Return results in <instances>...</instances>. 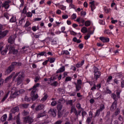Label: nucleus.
<instances>
[{"label": "nucleus", "mask_w": 124, "mask_h": 124, "mask_svg": "<svg viewBox=\"0 0 124 124\" xmlns=\"http://www.w3.org/2000/svg\"><path fill=\"white\" fill-rule=\"evenodd\" d=\"M40 84L39 83H37L35 84L32 88L29 89V91H31V96L32 97V101H34V100H36L38 98V94L36 93V92H38V86H40Z\"/></svg>", "instance_id": "obj_1"}, {"label": "nucleus", "mask_w": 124, "mask_h": 124, "mask_svg": "<svg viewBox=\"0 0 124 124\" xmlns=\"http://www.w3.org/2000/svg\"><path fill=\"white\" fill-rule=\"evenodd\" d=\"M94 78L96 80L100 78L101 76V72L98 71V68L95 66L93 67Z\"/></svg>", "instance_id": "obj_2"}, {"label": "nucleus", "mask_w": 124, "mask_h": 124, "mask_svg": "<svg viewBox=\"0 0 124 124\" xmlns=\"http://www.w3.org/2000/svg\"><path fill=\"white\" fill-rule=\"evenodd\" d=\"M18 95H19V94L18 93V91L15 89H12L10 95V98H16Z\"/></svg>", "instance_id": "obj_3"}, {"label": "nucleus", "mask_w": 124, "mask_h": 124, "mask_svg": "<svg viewBox=\"0 0 124 124\" xmlns=\"http://www.w3.org/2000/svg\"><path fill=\"white\" fill-rule=\"evenodd\" d=\"M24 74H22V75H20L17 78L16 82H17V86H19V85H21L22 83L23 82V81L24 80Z\"/></svg>", "instance_id": "obj_4"}, {"label": "nucleus", "mask_w": 124, "mask_h": 124, "mask_svg": "<svg viewBox=\"0 0 124 124\" xmlns=\"http://www.w3.org/2000/svg\"><path fill=\"white\" fill-rule=\"evenodd\" d=\"M33 119L30 116H26L24 118V122L25 124L28 123L29 124H31L33 123Z\"/></svg>", "instance_id": "obj_5"}, {"label": "nucleus", "mask_w": 124, "mask_h": 124, "mask_svg": "<svg viewBox=\"0 0 124 124\" xmlns=\"http://www.w3.org/2000/svg\"><path fill=\"white\" fill-rule=\"evenodd\" d=\"M49 114L51 115L52 117L55 118L57 116V110L55 108H50L48 111Z\"/></svg>", "instance_id": "obj_6"}, {"label": "nucleus", "mask_w": 124, "mask_h": 124, "mask_svg": "<svg viewBox=\"0 0 124 124\" xmlns=\"http://www.w3.org/2000/svg\"><path fill=\"white\" fill-rule=\"evenodd\" d=\"M9 54H14V55H16L17 53H18V50L15 49V48L12 47L11 45L9 46Z\"/></svg>", "instance_id": "obj_7"}, {"label": "nucleus", "mask_w": 124, "mask_h": 124, "mask_svg": "<svg viewBox=\"0 0 124 124\" xmlns=\"http://www.w3.org/2000/svg\"><path fill=\"white\" fill-rule=\"evenodd\" d=\"M11 2V1L10 0H7L5 1L4 2L2 3V7L3 8L4 7L5 9H8L9 8V3Z\"/></svg>", "instance_id": "obj_8"}, {"label": "nucleus", "mask_w": 124, "mask_h": 124, "mask_svg": "<svg viewBox=\"0 0 124 124\" xmlns=\"http://www.w3.org/2000/svg\"><path fill=\"white\" fill-rule=\"evenodd\" d=\"M11 65L14 69L16 66H22V62H14L12 63Z\"/></svg>", "instance_id": "obj_9"}, {"label": "nucleus", "mask_w": 124, "mask_h": 124, "mask_svg": "<svg viewBox=\"0 0 124 124\" xmlns=\"http://www.w3.org/2000/svg\"><path fill=\"white\" fill-rule=\"evenodd\" d=\"M117 104L118 103L117 102H113L110 107V110H111L112 112H113V111H115V110L117 109Z\"/></svg>", "instance_id": "obj_10"}, {"label": "nucleus", "mask_w": 124, "mask_h": 124, "mask_svg": "<svg viewBox=\"0 0 124 124\" xmlns=\"http://www.w3.org/2000/svg\"><path fill=\"white\" fill-rule=\"evenodd\" d=\"M44 107H45V106L43 104L39 105L36 107L35 110L40 111V110H42V109H44Z\"/></svg>", "instance_id": "obj_11"}, {"label": "nucleus", "mask_w": 124, "mask_h": 124, "mask_svg": "<svg viewBox=\"0 0 124 124\" xmlns=\"http://www.w3.org/2000/svg\"><path fill=\"white\" fill-rule=\"evenodd\" d=\"M13 69H14V68H13V67H12V66L11 65L10 66H9L8 67V68L6 69V73H7V74H9V73H11V72H12L13 71Z\"/></svg>", "instance_id": "obj_12"}, {"label": "nucleus", "mask_w": 124, "mask_h": 124, "mask_svg": "<svg viewBox=\"0 0 124 124\" xmlns=\"http://www.w3.org/2000/svg\"><path fill=\"white\" fill-rule=\"evenodd\" d=\"M8 48H9V46H6L5 49L1 51V55H2V56H5V55H6V53H7V51H8Z\"/></svg>", "instance_id": "obj_13"}, {"label": "nucleus", "mask_w": 124, "mask_h": 124, "mask_svg": "<svg viewBox=\"0 0 124 124\" xmlns=\"http://www.w3.org/2000/svg\"><path fill=\"white\" fill-rule=\"evenodd\" d=\"M64 112H65V109H63L62 111H58V117L59 119L62 118Z\"/></svg>", "instance_id": "obj_14"}, {"label": "nucleus", "mask_w": 124, "mask_h": 124, "mask_svg": "<svg viewBox=\"0 0 124 124\" xmlns=\"http://www.w3.org/2000/svg\"><path fill=\"white\" fill-rule=\"evenodd\" d=\"M99 39L101 40V41L104 43L109 42V41L110 40L108 38H105L104 37H100L99 38Z\"/></svg>", "instance_id": "obj_15"}, {"label": "nucleus", "mask_w": 124, "mask_h": 124, "mask_svg": "<svg viewBox=\"0 0 124 124\" xmlns=\"http://www.w3.org/2000/svg\"><path fill=\"white\" fill-rule=\"evenodd\" d=\"M14 40H15V39L14 38V36L12 35L9 37L8 42H9V43L13 44V43H14Z\"/></svg>", "instance_id": "obj_16"}, {"label": "nucleus", "mask_w": 124, "mask_h": 124, "mask_svg": "<svg viewBox=\"0 0 124 124\" xmlns=\"http://www.w3.org/2000/svg\"><path fill=\"white\" fill-rule=\"evenodd\" d=\"M74 84L76 86V93H78V92H79V91L81 90L82 86L77 84L76 82H74Z\"/></svg>", "instance_id": "obj_17"}, {"label": "nucleus", "mask_w": 124, "mask_h": 124, "mask_svg": "<svg viewBox=\"0 0 124 124\" xmlns=\"http://www.w3.org/2000/svg\"><path fill=\"white\" fill-rule=\"evenodd\" d=\"M94 1H93L90 2L89 3L91 4V10L92 11H93L94 9H95V6L94 5Z\"/></svg>", "instance_id": "obj_18"}, {"label": "nucleus", "mask_w": 124, "mask_h": 124, "mask_svg": "<svg viewBox=\"0 0 124 124\" xmlns=\"http://www.w3.org/2000/svg\"><path fill=\"white\" fill-rule=\"evenodd\" d=\"M111 97L112 98H113V100H114V102H117V101L118 100V98H117V95H116V94L112 93L111 94Z\"/></svg>", "instance_id": "obj_19"}, {"label": "nucleus", "mask_w": 124, "mask_h": 124, "mask_svg": "<svg viewBox=\"0 0 124 124\" xmlns=\"http://www.w3.org/2000/svg\"><path fill=\"white\" fill-rule=\"evenodd\" d=\"M9 93H10V91H8L6 94L4 95V97L2 98L1 100V102H3L4 101H5V100L7 97H8V95H9Z\"/></svg>", "instance_id": "obj_20"}, {"label": "nucleus", "mask_w": 124, "mask_h": 124, "mask_svg": "<svg viewBox=\"0 0 124 124\" xmlns=\"http://www.w3.org/2000/svg\"><path fill=\"white\" fill-rule=\"evenodd\" d=\"M76 21L78 23H82V24H84L85 23V20L83 18H80V17H78L76 19Z\"/></svg>", "instance_id": "obj_21"}, {"label": "nucleus", "mask_w": 124, "mask_h": 124, "mask_svg": "<svg viewBox=\"0 0 124 124\" xmlns=\"http://www.w3.org/2000/svg\"><path fill=\"white\" fill-rule=\"evenodd\" d=\"M15 74V72L12 73L9 77H8L5 80V82H8L12 78V76Z\"/></svg>", "instance_id": "obj_22"}, {"label": "nucleus", "mask_w": 124, "mask_h": 124, "mask_svg": "<svg viewBox=\"0 0 124 124\" xmlns=\"http://www.w3.org/2000/svg\"><path fill=\"white\" fill-rule=\"evenodd\" d=\"M29 105H30L28 104H23L20 105V108H23L24 109H26L29 107Z\"/></svg>", "instance_id": "obj_23"}, {"label": "nucleus", "mask_w": 124, "mask_h": 124, "mask_svg": "<svg viewBox=\"0 0 124 124\" xmlns=\"http://www.w3.org/2000/svg\"><path fill=\"white\" fill-rule=\"evenodd\" d=\"M19 111V107H16L13 109H12V112L13 113V114H15L16 112H18Z\"/></svg>", "instance_id": "obj_24"}, {"label": "nucleus", "mask_w": 124, "mask_h": 124, "mask_svg": "<svg viewBox=\"0 0 124 124\" xmlns=\"http://www.w3.org/2000/svg\"><path fill=\"white\" fill-rule=\"evenodd\" d=\"M77 111V109H76V108H75V107L72 106L71 107V114H72V113L76 114Z\"/></svg>", "instance_id": "obj_25"}, {"label": "nucleus", "mask_w": 124, "mask_h": 124, "mask_svg": "<svg viewBox=\"0 0 124 124\" xmlns=\"http://www.w3.org/2000/svg\"><path fill=\"white\" fill-rule=\"evenodd\" d=\"M6 119H7V114H4L1 117V121L3 123V122H5L6 121Z\"/></svg>", "instance_id": "obj_26"}, {"label": "nucleus", "mask_w": 124, "mask_h": 124, "mask_svg": "<svg viewBox=\"0 0 124 124\" xmlns=\"http://www.w3.org/2000/svg\"><path fill=\"white\" fill-rule=\"evenodd\" d=\"M66 105H70V106H72L73 105V100H70L66 101Z\"/></svg>", "instance_id": "obj_27"}, {"label": "nucleus", "mask_w": 124, "mask_h": 124, "mask_svg": "<svg viewBox=\"0 0 124 124\" xmlns=\"http://www.w3.org/2000/svg\"><path fill=\"white\" fill-rule=\"evenodd\" d=\"M57 109L58 111H62V105L61 104H58Z\"/></svg>", "instance_id": "obj_28"}, {"label": "nucleus", "mask_w": 124, "mask_h": 124, "mask_svg": "<svg viewBox=\"0 0 124 124\" xmlns=\"http://www.w3.org/2000/svg\"><path fill=\"white\" fill-rule=\"evenodd\" d=\"M65 68L64 67H62L60 68L58 71H57L56 73H61V72H63L65 70Z\"/></svg>", "instance_id": "obj_29"}, {"label": "nucleus", "mask_w": 124, "mask_h": 124, "mask_svg": "<svg viewBox=\"0 0 124 124\" xmlns=\"http://www.w3.org/2000/svg\"><path fill=\"white\" fill-rule=\"evenodd\" d=\"M45 116V111H44L43 113H39L38 114L37 118H41V117H44Z\"/></svg>", "instance_id": "obj_30"}, {"label": "nucleus", "mask_w": 124, "mask_h": 124, "mask_svg": "<svg viewBox=\"0 0 124 124\" xmlns=\"http://www.w3.org/2000/svg\"><path fill=\"white\" fill-rule=\"evenodd\" d=\"M84 62H85L84 61H81V62H78L76 65L77 67H78V68L81 67V66H82V65H83L84 64Z\"/></svg>", "instance_id": "obj_31"}, {"label": "nucleus", "mask_w": 124, "mask_h": 124, "mask_svg": "<svg viewBox=\"0 0 124 124\" xmlns=\"http://www.w3.org/2000/svg\"><path fill=\"white\" fill-rule=\"evenodd\" d=\"M100 112H101V111L97 109L95 113V115L94 116V118H95V117H99V115H100Z\"/></svg>", "instance_id": "obj_32"}, {"label": "nucleus", "mask_w": 124, "mask_h": 124, "mask_svg": "<svg viewBox=\"0 0 124 124\" xmlns=\"http://www.w3.org/2000/svg\"><path fill=\"white\" fill-rule=\"evenodd\" d=\"M81 32L83 33H86V32H88V30L86 27H83L81 30Z\"/></svg>", "instance_id": "obj_33"}, {"label": "nucleus", "mask_w": 124, "mask_h": 124, "mask_svg": "<svg viewBox=\"0 0 124 124\" xmlns=\"http://www.w3.org/2000/svg\"><path fill=\"white\" fill-rule=\"evenodd\" d=\"M16 16H13L10 20V23H15L16 22Z\"/></svg>", "instance_id": "obj_34"}, {"label": "nucleus", "mask_w": 124, "mask_h": 124, "mask_svg": "<svg viewBox=\"0 0 124 124\" xmlns=\"http://www.w3.org/2000/svg\"><path fill=\"white\" fill-rule=\"evenodd\" d=\"M47 61L48 62H49L50 63H53V62H54L55 61H56V58H49Z\"/></svg>", "instance_id": "obj_35"}, {"label": "nucleus", "mask_w": 124, "mask_h": 124, "mask_svg": "<svg viewBox=\"0 0 124 124\" xmlns=\"http://www.w3.org/2000/svg\"><path fill=\"white\" fill-rule=\"evenodd\" d=\"M81 111H82L81 115H82V119H84V117H85V116H86V115H87V112L84 111V109H82L81 110Z\"/></svg>", "instance_id": "obj_36"}, {"label": "nucleus", "mask_w": 124, "mask_h": 124, "mask_svg": "<svg viewBox=\"0 0 124 124\" xmlns=\"http://www.w3.org/2000/svg\"><path fill=\"white\" fill-rule=\"evenodd\" d=\"M1 32L2 33V34L3 36V37H4V36H6L8 33L9 32V31L8 30H6V31H4Z\"/></svg>", "instance_id": "obj_37"}, {"label": "nucleus", "mask_w": 124, "mask_h": 124, "mask_svg": "<svg viewBox=\"0 0 124 124\" xmlns=\"http://www.w3.org/2000/svg\"><path fill=\"white\" fill-rule=\"evenodd\" d=\"M69 55V51L68 50H63L61 52V55Z\"/></svg>", "instance_id": "obj_38"}, {"label": "nucleus", "mask_w": 124, "mask_h": 124, "mask_svg": "<svg viewBox=\"0 0 124 124\" xmlns=\"http://www.w3.org/2000/svg\"><path fill=\"white\" fill-rule=\"evenodd\" d=\"M85 27H90L91 26V21L87 20L85 22Z\"/></svg>", "instance_id": "obj_39"}, {"label": "nucleus", "mask_w": 124, "mask_h": 124, "mask_svg": "<svg viewBox=\"0 0 124 124\" xmlns=\"http://www.w3.org/2000/svg\"><path fill=\"white\" fill-rule=\"evenodd\" d=\"M47 98H48V95L46 94L45 96L41 99V101H43V102H44Z\"/></svg>", "instance_id": "obj_40"}, {"label": "nucleus", "mask_w": 124, "mask_h": 124, "mask_svg": "<svg viewBox=\"0 0 124 124\" xmlns=\"http://www.w3.org/2000/svg\"><path fill=\"white\" fill-rule=\"evenodd\" d=\"M105 109V107L103 104H102L100 105V108L99 109V110H100L101 112H102L103 110H104Z\"/></svg>", "instance_id": "obj_41"}, {"label": "nucleus", "mask_w": 124, "mask_h": 124, "mask_svg": "<svg viewBox=\"0 0 124 124\" xmlns=\"http://www.w3.org/2000/svg\"><path fill=\"white\" fill-rule=\"evenodd\" d=\"M21 13L22 14H27V7L25 6L23 8V10L21 11Z\"/></svg>", "instance_id": "obj_42"}, {"label": "nucleus", "mask_w": 124, "mask_h": 124, "mask_svg": "<svg viewBox=\"0 0 124 124\" xmlns=\"http://www.w3.org/2000/svg\"><path fill=\"white\" fill-rule=\"evenodd\" d=\"M41 78L39 76H36L35 78L34 82L35 83H37V82L39 81V80H40Z\"/></svg>", "instance_id": "obj_43"}, {"label": "nucleus", "mask_w": 124, "mask_h": 124, "mask_svg": "<svg viewBox=\"0 0 124 124\" xmlns=\"http://www.w3.org/2000/svg\"><path fill=\"white\" fill-rule=\"evenodd\" d=\"M59 8L60 9H62V10H65V9H66V7H65L62 5H60L59 6Z\"/></svg>", "instance_id": "obj_44"}, {"label": "nucleus", "mask_w": 124, "mask_h": 124, "mask_svg": "<svg viewBox=\"0 0 124 124\" xmlns=\"http://www.w3.org/2000/svg\"><path fill=\"white\" fill-rule=\"evenodd\" d=\"M76 107L79 110H83V109H84V108H82V107H81V104H80L79 103L77 104Z\"/></svg>", "instance_id": "obj_45"}, {"label": "nucleus", "mask_w": 124, "mask_h": 124, "mask_svg": "<svg viewBox=\"0 0 124 124\" xmlns=\"http://www.w3.org/2000/svg\"><path fill=\"white\" fill-rule=\"evenodd\" d=\"M58 91L60 93H64V90L62 88H59Z\"/></svg>", "instance_id": "obj_46"}, {"label": "nucleus", "mask_w": 124, "mask_h": 124, "mask_svg": "<svg viewBox=\"0 0 124 124\" xmlns=\"http://www.w3.org/2000/svg\"><path fill=\"white\" fill-rule=\"evenodd\" d=\"M92 120H93V118L92 117H88L86 120L87 124H90V123L92 122Z\"/></svg>", "instance_id": "obj_47"}, {"label": "nucleus", "mask_w": 124, "mask_h": 124, "mask_svg": "<svg viewBox=\"0 0 124 124\" xmlns=\"http://www.w3.org/2000/svg\"><path fill=\"white\" fill-rule=\"evenodd\" d=\"M22 116H28V115H29V112L26 110H24L22 112Z\"/></svg>", "instance_id": "obj_48"}, {"label": "nucleus", "mask_w": 124, "mask_h": 124, "mask_svg": "<svg viewBox=\"0 0 124 124\" xmlns=\"http://www.w3.org/2000/svg\"><path fill=\"white\" fill-rule=\"evenodd\" d=\"M24 22H25V18H21L19 21V25L21 26V25H23V23H24Z\"/></svg>", "instance_id": "obj_49"}, {"label": "nucleus", "mask_w": 124, "mask_h": 124, "mask_svg": "<svg viewBox=\"0 0 124 124\" xmlns=\"http://www.w3.org/2000/svg\"><path fill=\"white\" fill-rule=\"evenodd\" d=\"M77 85H79V86H82V80L78 79Z\"/></svg>", "instance_id": "obj_50"}, {"label": "nucleus", "mask_w": 124, "mask_h": 124, "mask_svg": "<svg viewBox=\"0 0 124 124\" xmlns=\"http://www.w3.org/2000/svg\"><path fill=\"white\" fill-rule=\"evenodd\" d=\"M112 79H113V77H112V76H110L109 77H108L107 80V83H109V82H110L112 80Z\"/></svg>", "instance_id": "obj_51"}, {"label": "nucleus", "mask_w": 124, "mask_h": 124, "mask_svg": "<svg viewBox=\"0 0 124 124\" xmlns=\"http://www.w3.org/2000/svg\"><path fill=\"white\" fill-rule=\"evenodd\" d=\"M18 93H19L18 95L19 94H23V93H25V90H24L23 89H20L19 91H18Z\"/></svg>", "instance_id": "obj_52"}, {"label": "nucleus", "mask_w": 124, "mask_h": 124, "mask_svg": "<svg viewBox=\"0 0 124 124\" xmlns=\"http://www.w3.org/2000/svg\"><path fill=\"white\" fill-rule=\"evenodd\" d=\"M90 37H91V35L90 34V33H88L87 35L84 36V39L86 40H88V39H89Z\"/></svg>", "instance_id": "obj_53"}, {"label": "nucleus", "mask_w": 124, "mask_h": 124, "mask_svg": "<svg viewBox=\"0 0 124 124\" xmlns=\"http://www.w3.org/2000/svg\"><path fill=\"white\" fill-rule=\"evenodd\" d=\"M106 93H109L110 94V93H112V91L109 90V88L108 87H107Z\"/></svg>", "instance_id": "obj_54"}, {"label": "nucleus", "mask_w": 124, "mask_h": 124, "mask_svg": "<svg viewBox=\"0 0 124 124\" xmlns=\"http://www.w3.org/2000/svg\"><path fill=\"white\" fill-rule=\"evenodd\" d=\"M80 113H81V110H79L78 112H77V111H76L75 113V115L76 116L77 119H78V116H80Z\"/></svg>", "instance_id": "obj_55"}, {"label": "nucleus", "mask_w": 124, "mask_h": 124, "mask_svg": "<svg viewBox=\"0 0 124 124\" xmlns=\"http://www.w3.org/2000/svg\"><path fill=\"white\" fill-rule=\"evenodd\" d=\"M51 106H56L57 105V102L56 101H53L51 103Z\"/></svg>", "instance_id": "obj_56"}, {"label": "nucleus", "mask_w": 124, "mask_h": 124, "mask_svg": "<svg viewBox=\"0 0 124 124\" xmlns=\"http://www.w3.org/2000/svg\"><path fill=\"white\" fill-rule=\"evenodd\" d=\"M45 55H46V52L45 51L38 53L39 56H45Z\"/></svg>", "instance_id": "obj_57"}, {"label": "nucleus", "mask_w": 124, "mask_h": 124, "mask_svg": "<svg viewBox=\"0 0 124 124\" xmlns=\"http://www.w3.org/2000/svg\"><path fill=\"white\" fill-rule=\"evenodd\" d=\"M38 29H39L38 27H37V28H36V26H33L32 27V30L33 31H36V30H38Z\"/></svg>", "instance_id": "obj_58"}, {"label": "nucleus", "mask_w": 124, "mask_h": 124, "mask_svg": "<svg viewBox=\"0 0 124 124\" xmlns=\"http://www.w3.org/2000/svg\"><path fill=\"white\" fill-rule=\"evenodd\" d=\"M31 98H29V97H28L27 96H25V101L30 102V101H31Z\"/></svg>", "instance_id": "obj_59"}, {"label": "nucleus", "mask_w": 124, "mask_h": 124, "mask_svg": "<svg viewBox=\"0 0 124 124\" xmlns=\"http://www.w3.org/2000/svg\"><path fill=\"white\" fill-rule=\"evenodd\" d=\"M26 15L27 17H31V16H32V13H31V12H29L27 13Z\"/></svg>", "instance_id": "obj_60"}, {"label": "nucleus", "mask_w": 124, "mask_h": 124, "mask_svg": "<svg viewBox=\"0 0 124 124\" xmlns=\"http://www.w3.org/2000/svg\"><path fill=\"white\" fill-rule=\"evenodd\" d=\"M77 17V16L75 14H73L71 16V18L73 20H74V19H76Z\"/></svg>", "instance_id": "obj_61"}, {"label": "nucleus", "mask_w": 124, "mask_h": 124, "mask_svg": "<svg viewBox=\"0 0 124 124\" xmlns=\"http://www.w3.org/2000/svg\"><path fill=\"white\" fill-rule=\"evenodd\" d=\"M31 25V23L29 21L26 22V23L24 25L25 28L29 27Z\"/></svg>", "instance_id": "obj_62"}, {"label": "nucleus", "mask_w": 124, "mask_h": 124, "mask_svg": "<svg viewBox=\"0 0 124 124\" xmlns=\"http://www.w3.org/2000/svg\"><path fill=\"white\" fill-rule=\"evenodd\" d=\"M120 109H119V108H117L116 111H115V114L119 115V114H120Z\"/></svg>", "instance_id": "obj_63"}, {"label": "nucleus", "mask_w": 124, "mask_h": 124, "mask_svg": "<svg viewBox=\"0 0 124 124\" xmlns=\"http://www.w3.org/2000/svg\"><path fill=\"white\" fill-rule=\"evenodd\" d=\"M121 88H124V80L121 81Z\"/></svg>", "instance_id": "obj_64"}]
</instances>
